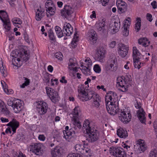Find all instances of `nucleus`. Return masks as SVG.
<instances>
[{
    "instance_id": "obj_25",
    "label": "nucleus",
    "mask_w": 157,
    "mask_h": 157,
    "mask_svg": "<svg viewBox=\"0 0 157 157\" xmlns=\"http://www.w3.org/2000/svg\"><path fill=\"white\" fill-rule=\"evenodd\" d=\"M7 125L11 128L13 134L16 132L17 128L19 127V123L15 119H13L7 124Z\"/></svg>"
},
{
    "instance_id": "obj_34",
    "label": "nucleus",
    "mask_w": 157,
    "mask_h": 157,
    "mask_svg": "<svg viewBox=\"0 0 157 157\" xmlns=\"http://www.w3.org/2000/svg\"><path fill=\"white\" fill-rule=\"evenodd\" d=\"M128 21L129 24H126L125 23L124 25V30L123 32V35L125 36H127L128 35L129 33V30L128 29V26L130 25V23L129 20H126Z\"/></svg>"
},
{
    "instance_id": "obj_26",
    "label": "nucleus",
    "mask_w": 157,
    "mask_h": 157,
    "mask_svg": "<svg viewBox=\"0 0 157 157\" xmlns=\"http://www.w3.org/2000/svg\"><path fill=\"white\" fill-rule=\"evenodd\" d=\"M61 148L60 147H56L51 151L52 157H59L61 155Z\"/></svg>"
},
{
    "instance_id": "obj_27",
    "label": "nucleus",
    "mask_w": 157,
    "mask_h": 157,
    "mask_svg": "<svg viewBox=\"0 0 157 157\" xmlns=\"http://www.w3.org/2000/svg\"><path fill=\"white\" fill-rule=\"evenodd\" d=\"M117 134L121 138H125L128 136L127 131L122 128H120L117 130Z\"/></svg>"
},
{
    "instance_id": "obj_18",
    "label": "nucleus",
    "mask_w": 157,
    "mask_h": 157,
    "mask_svg": "<svg viewBox=\"0 0 157 157\" xmlns=\"http://www.w3.org/2000/svg\"><path fill=\"white\" fill-rule=\"evenodd\" d=\"M63 32L64 34L67 36H70L73 33V29L71 25L69 23H66L63 26Z\"/></svg>"
},
{
    "instance_id": "obj_1",
    "label": "nucleus",
    "mask_w": 157,
    "mask_h": 157,
    "mask_svg": "<svg viewBox=\"0 0 157 157\" xmlns=\"http://www.w3.org/2000/svg\"><path fill=\"white\" fill-rule=\"evenodd\" d=\"M80 99L84 101L92 99V106L98 108L100 105L101 98L100 96L94 91L82 89L79 95Z\"/></svg>"
},
{
    "instance_id": "obj_9",
    "label": "nucleus",
    "mask_w": 157,
    "mask_h": 157,
    "mask_svg": "<svg viewBox=\"0 0 157 157\" xmlns=\"http://www.w3.org/2000/svg\"><path fill=\"white\" fill-rule=\"evenodd\" d=\"M110 153L116 157H126V154L124 149L120 147H113Z\"/></svg>"
},
{
    "instance_id": "obj_48",
    "label": "nucleus",
    "mask_w": 157,
    "mask_h": 157,
    "mask_svg": "<svg viewBox=\"0 0 157 157\" xmlns=\"http://www.w3.org/2000/svg\"><path fill=\"white\" fill-rule=\"evenodd\" d=\"M149 155V157H157V151L156 150L151 151Z\"/></svg>"
},
{
    "instance_id": "obj_31",
    "label": "nucleus",
    "mask_w": 157,
    "mask_h": 157,
    "mask_svg": "<svg viewBox=\"0 0 157 157\" xmlns=\"http://www.w3.org/2000/svg\"><path fill=\"white\" fill-rule=\"evenodd\" d=\"M89 37L91 44H94L96 42L97 38L96 33H94V31L93 30H92V32L90 33Z\"/></svg>"
},
{
    "instance_id": "obj_39",
    "label": "nucleus",
    "mask_w": 157,
    "mask_h": 157,
    "mask_svg": "<svg viewBox=\"0 0 157 157\" xmlns=\"http://www.w3.org/2000/svg\"><path fill=\"white\" fill-rule=\"evenodd\" d=\"M3 23L4 28L6 30L5 32L10 31L11 29V23L10 21H7Z\"/></svg>"
},
{
    "instance_id": "obj_46",
    "label": "nucleus",
    "mask_w": 157,
    "mask_h": 157,
    "mask_svg": "<svg viewBox=\"0 0 157 157\" xmlns=\"http://www.w3.org/2000/svg\"><path fill=\"white\" fill-rule=\"evenodd\" d=\"M94 70L96 73H99L101 72V69L98 64H95L94 67Z\"/></svg>"
},
{
    "instance_id": "obj_23",
    "label": "nucleus",
    "mask_w": 157,
    "mask_h": 157,
    "mask_svg": "<svg viewBox=\"0 0 157 157\" xmlns=\"http://www.w3.org/2000/svg\"><path fill=\"white\" fill-rule=\"evenodd\" d=\"M137 147H138V149L139 150L140 153L144 152L147 148V146L143 140L139 139L137 141Z\"/></svg>"
},
{
    "instance_id": "obj_32",
    "label": "nucleus",
    "mask_w": 157,
    "mask_h": 157,
    "mask_svg": "<svg viewBox=\"0 0 157 157\" xmlns=\"http://www.w3.org/2000/svg\"><path fill=\"white\" fill-rule=\"evenodd\" d=\"M56 7L55 6H52L48 7L46 9V10L47 13V16L49 17L50 16L53 15L55 13L56 11Z\"/></svg>"
},
{
    "instance_id": "obj_49",
    "label": "nucleus",
    "mask_w": 157,
    "mask_h": 157,
    "mask_svg": "<svg viewBox=\"0 0 157 157\" xmlns=\"http://www.w3.org/2000/svg\"><path fill=\"white\" fill-rule=\"evenodd\" d=\"M55 56L58 59L61 60L62 59L63 55L61 52H59L55 54Z\"/></svg>"
},
{
    "instance_id": "obj_13",
    "label": "nucleus",
    "mask_w": 157,
    "mask_h": 157,
    "mask_svg": "<svg viewBox=\"0 0 157 157\" xmlns=\"http://www.w3.org/2000/svg\"><path fill=\"white\" fill-rule=\"evenodd\" d=\"M118 52L120 56L122 58H124L127 55L128 47L122 44H119L118 47Z\"/></svg>"
},
{
    "instance_id": "obj_41",
    "label": "nucleus",
    "mask_w": 157,
    "mask_h": 157,
    "mask_svg": "<svg viewBox=\"0 0 157 157\" xmlns=\"http://www.w3.org/2000/svg\"><path fill=\"white\" fill-rule=\"evenodd\" d=\"M115 24H114V31H111L112 34H114L118 31L120 27V22L118 23L117 22L114 20Z\"/></svg>"
},
{
    "instance_id": "obj_3",
    "label": "nucleus",
    "mask_w": 157,
    "mask_h": 157,
    "mask_svg": "<svg viewBox=\"0 0 157 157\" xmlns=\"http://www.w3.org/2000/svg\"><path fill=\"white\" fill-rule=\"evenodd\" d=\"M132 81L131 76L129 75L125 76L118 77L117 78L116 86L118 89L123 92H126L128 90V85Z\"/></svg>"
},
{
    "instance_id": "obj_2",
    "label": "nucleus",
    "mask_w": 157,
    "mask_h": 157,
    "mask_svg": "<svg viewBox=\"0 0 157 157\" xmlns=\"http://www.w3.org/2000/svg\"><path fill=\"white\" fill-rule=\"evenodd\" d=\"M91 124L88 120H86L84 122L82 128L86 131V140L89 142L94 143L99 139L100 134L99 131Z\"/></svg>"
},
{
    "instance_id": "obj_59",
    "label": "nucleus",
    "mask_w": 157,
    "mask_h": 157,
    "mask_svg": "<svg viewBox=\"0 0 157 157\" xmlns=\"http://www.w3.org/2000/svg\"><path fill=\"white\" fill-rule=\"evenodd\" d=\"M151 5L152 6L153 9H155L157 8V5L155 1H153L151 3Z\"/></svg>"
},
{
    "instance_id": "obj_17",
    "label": "nucleus",
    "mask_w": 157,
    "mask_h": 157,
    "mask_svg": "<svg viewBox=\"0 0 157 157\" xmlns=\"http://www.w3.org/2000/svg\"><path fill=\"white\" fill-rule=\"evenodd\" d=\"M14 105L13 109L15 113H19L23 108V102L21 100L17 99L15 100Z\"/></svg>"
},
{
    "instance_id": "obj_6",
    "label": "nucleus",
    "mask_w": 157,
    "mask_h": 157,
    "mask_svg": "<svg viewBox=\"0 0 157 157\" xmlns=\"http://www.w3.org/2000/svg\"><path fill=\"white\" fill-rule=\"evenodd\" d=\"M118 114L119 120L124 124L128 123L131 120V114L127 111L121 109L118 112Z\"/></svg>"
},
{
    "instance_id": "obj_44",
    "label": "nucleus",
    "mask_w": 157,
    "mask_h": 157,
    "mask_svg": "<svg viewBox=\"0 0 157 157\" xmlns=\"http://www.w3.org/2000/svg\"><path fill=\"white\" fill-rule=\"evenodd\" d=\"M55 6L52 1L51 0H48L45 4V6L46 9L48 8V7L52 6Z\"/></svg>"
},
{
    "instance_id": "obj_64",
    "label": "nucleus",
    "mask_w": 157,
    "mask_h": 157,
    "mask_svg": "<svg viewBox=\"0 0 157 157\" xmlns=\"http://www.w3.org/2000/svg\"><path fill=\"white\" fill-rule=\"evenodd\" d=\"M48 70L50 72H52L53 70V67L51 65H49L48 67Z\"/></svg>"
},
{
    "instance_id": "obj_5",
    "label": "nucleus",
    "mask_w": 157,
    "mask_h": 157,
    "mask_svg": "<svg viewBox=\"0 0 157 157\" xmlns=\"http://www.w3.org/2000/svg\"><path fill=\"white\" fill-rule=\"evenodd\" d=\"M76 151L79 153H81L87 157L92 155L91 151L90 148L85 147L83 144H77L75 146Z\"/></svg>"
},
{
    "instance_id": "obj_8",
    "label": "nucleus",
    "mask_w": 157,
    "mask_h": 157,
    "mask_svg": "<svg viewBox=\"0 0 157 157\" xmlns=\"http://www.w3.org/2000/svg\"><path fill=\"white\" fill-rule=\"evenodd\" d=\"M135 106L137 109H140L137 111V114L139 120L142 123H145L146 121V118L145 116V112L143 109L141 107V104L140 102H138L136 101V102L135 103Z\"/></svg>"
},
{
    "instance_id": "obj_57",
    "label": "nucleus",
    "mask_w": 157,
    "mask_h": 157,
    "mask_svg": "<svg viewBox=\"0 0 157 157\" xmlns=\"http://www.w3.org/2000/svg\"><path fill=\"white\" fill-rule=\"evenodd\" d=\"M24 79L25 80V82L24 83L25 85V86H28L30 83V81L29 79L26 78V77H23Z\"/></svg>"
},
{
    "instance_id": "obj_15",
    "label": "nucleus",
    "mask_w": 157,
    "mask_h": 157,
    "mask_svg": "<svg viewBox=\"0 0 157 157\" xmlns=\"http://www.w3.org/2000/svg\"><path fill=\"white\" fill-rule=\"evenodd\" d=\"M105 50L102 47H100L98 48L97 52L96 53L95 59L101 63L104 61L105 54Z\"/></svg>"
},
{
    "instance_id": "obj_54",
    "label": "nucleus",
    "mask_w": 157,
    "mask_h": 157,
    "mask_svg": "<svg viewBox=\"0 0 157 157\" xmlns=\"http://www.w3.org/2000/svg\"><path fill=\"white\" fill-rule=\"evenodd\" d=\"M85 62L86 63L88 67H89L90 66H91L92 65V63L91 61V60L90 58H87L85 60Z\"/></svg>"
},
{
    "instance_id": "obj_37",
    "label": "nucleus",
    "mask_w": 157,
    "mask_h": 157,
    "mask_svg": "<svg viewBox=\"0 0 157 157\" xmlns=\"http://www.w3.org/2000/svg\"><path fill=\"white\" fill-rule=\"evenodd\" d=\"M12 21L13 24L16 27L18 28L20 27L18 25H17V24L21 25L22 23V20L19 18L17 17L14 18L12 20Z\"/></svg>"
},
{
    "instance_id": "obj_11",
    "label": "nucleus",
    "mask_w": 157,
    "mask_h": 157,
    "mask_svg": "<svg viewBox=\"0 0 157 157\" xmlns=\"http://www.w3.org/2000/svg\"><path fill=\"white\" fill-rule=\"evenodd\" d=\"M42 145L40 143H33L30 145V151L36 155H39L42 153Z\"/></svg>"
},
{
    "instance_id": "obj_51",
    "label": "nucleus",
    "mask_w": 157,
    "mask_h": 157,
    "mask_svg": "<svg viewBox=\"0 0 157 157\" xmlns=\"http://www.w3.org/2000/svg\"><path fill=\"white\" fill-rule=\"evenodd\" d=\"M67 157H82L79 154L74 153L68 155Z\"/></svg>"
},
{
    "instance_id": "obj_56",
    "label": "nucleus",
    "mask_w": 157,
    "mask_h": 157,
    "mask_svg": "<svg viewBox=\"0 0 157 157\" xmlns=\"http://www.w3.org/2000/svg\"><path fill=\"white\" fill-rule=\"evenodd\" d=\"M38 138L40 140L44 141L45 140V137L44 135H40Z\"/></svg>"
},
{
    "instance_id": "obj_45",
    "label": "nucleus",
    "mask_w": 157,
    "mask_h": 157,
    "mask_svg": "<svg viewBox=\"0 0 157 157\" xmlns=\"http://www.w3.org/2000/svg\"><path fill=\"white\" fill-rule=\"evenodd\" d=\"M16 100L14 98H11L8 99L7 103L8 105L11 106L12 108L14 105V101Z\"/></svg>"
},
{
    "instance_id": "obj_29",
    "label": "nucleus",
    "mask_w": 157,
    "mask_h": 157,
    "mask_svg": "<svg viewBox=\"0 0 157 157\" xmlns=\"http://www.w3.org/2000/svg\"><path fill=\"white\" fill-rule=\"evenodd\" d=\"M0 18L3 22L10 21L7 13L4 10H0Z\"/></svg>"
},
{
    "instance_id": "obj_10",
    "label": "nucleus",
    "mask_w": 157,
    "mask_h": 157,
    "mask_svg": "<svg viewBox=\"0 0 157 157\" xmlns=\"http://www.w3.org/2000/svg\"><path fill=\"white\" fill-rule=\"evenodd\" d=\"M48 108V105L46 102L42 101L38 102L36 110L40 115H43L47 113Z\"/></svg>"
},
{
    "instance_id": "obj_38",
    "label": "nucleus",
    "mask_w": 157,
    "mask_h": 157,
    "mask_svg": "<svg viewBox=\"0 0 157 157\" xmlns=\"http://www.w3.org/2000/svg\"><path fill=\"white\" fill-rule=\"evenodd\" d=\"M55 30L58 37L61 38L63 36V31H62L61 28L59 26H56L55 27Z\"/></svg>"
},
{
    "instance_id": "obj_43",
    "label": "nucleus",
    "mask_w": 157,
    "mask_h": 157,
    "mask_svg": "<svg viewBox=\"0 0 157 157\" xmlns=\"http://www.w3.org/2000/svg\"><path fill=\"white\" fill-rule=\"evenodd\" d=\"M48 36L50 39L52 41H55L56 40L55 37L54 35V33L51 29L49 30L48 32Z\"/></svg>"
},
{
    "instance_id": "obj_12",
    "label": "nucleus",
    "mask_w": 157,
    "mask_h": 157,
    "mask_svg": "<svg viewBox=\"0 0 157 157\" xmlns=\"http://www.w3.org/2000/svg\"><path fill=\"white\" fill-rule=\"evenodd\" d=\"M106 109L108 112L111 115H114L116 114L120 110H118V106L113 103H110L109 105V103H105Z\"/></svg>"
},
{
    "instance_id": "obj_36",
    "label": "nucleus",
    "mask_w": 157,
    "mask_h": 157,
    "mask_svg": "<svg viewBox=\"0 0 157 157\" xmlns=\"http://www.w3.org/2000/svg\"><path fill=\"white\" fill-rule=\"evenodd\" d=\"M77 64V62L75 58L70 59H69V63L68 64V69L70 70H71L72 68L75 66Z\"/></svg>"
},
{
    "instance_id": "obj_61",
    "label": "nucleus",
    "mask_w": 157,
    "mask_h": 157,
    "mask_svg": "<svg viewBox=\"0 0 157 157\" xmlns=\"http://www.w3.org/2000/svg\"><path fill=\"white\" fill-rule=\"evenodd\" d=\"M0 120L3 123L8 122L9 121V120L8 119L6 118L3 117H1Z\"/></svg>"
},
{
    "instance_id": "obj_35",
    "label": "nucleus",
    "mask_w": 157,
    "mask_h": 157,
    "mask_svg": "<svg viewBox=\"0 0 157 157\" xmlns=\"http://www.w3.org/2000/svg\"><path fill=\"white\" fill-rule=\"evenodd\" d=\"M81 67H82L81 69L82 73L86 75H90V69L89 67H86L81 64Z\"/></svg>"
},
{
    "instance_id": "obj_55",
    "label": "nucleus",
    "mask_w": 157,
    "mask_h": 157,
    "mask_svg": "<svg viewBox=\"0 0 157 157\" xmlns=\"http://www.w3.org/2000/svg\"><path fill=\"white\" fill-rule=\"evenodd\" d=\"M147 19L149 21L151 22L152 20V15L150 13H147Z\"/></svg>"
},
{
    "instance_id": "obj_24",
    "label": "nucleus",
    "mask_w": 157,
    "mask_h": 157,
    "mask_svg": "<svg viewBox=\"0 0 157 157\" xmlns=\"http://www.w3.org/2000/svg\"><path fill=\"white\" fill-rule=\"evenodd\" d=\"M116 4L118 12H120L121 13H123L126 11L127 10L126 4L124 2L117 1Z\"/></svg>"
},
{
    "instance_id": "obj_19",
    "label": "nucleus",
    "mask_w": 157,
    "mask_h": 157,
    "mask_svg": "<svg viewBox=\"0 0 157 157\" xmlns=\"http://www.w3.org/2000/svg\"><path fill=\"white\" fill-rule=\"evenodd\" d=\"M73 13V9L70 5H66L63 9L61 11V13L62 16H63L65 18L68 17Z\"/></svg>"
},
{
    "instance_id": "obj_7",
    "label": "nucleus",
    "mask_w": 157,
    "mask_h": 157,
    "mask_svg": "<svg viewBox=\"0 0 157 157\" xmlns=\"http://www.w3.org/2000/svg\"><path fill=\"white\" fill-rule=\"evenodd\" d=\"M46 90L47 95L53 102L56 103L59 101V97L56 91L48 87H46Z\"/></svg>"
},
{
    "instance_id": "obj_58",
    "label": "nucleus",
    "mask_w": 157,
    "mask_h": 157,
    "mask_svg": "<svg viewBox=\"0 0 157 157\" xmlns=\"http://www.w3.org/2000/svg\"><path fill=\"white\" fill-rule=\"evenodd\" d=\"M116 45V42L115 41H113L111 42L109 44V46L111 48H114Z\"/></svg>"
},
{
    "instance_id": "obj_22",
    "label": "nucleus",
    "mask_w": 157,
    "mask_h": 157,
    "mask_svg": "<svg viewBox=\"0 0 157 157\" xmlns=\"http://www.w3.org/2000/svg\"><path fill=\"white\" fill-rule=\"evenodd\" d=\"M117 61L115 58H109L107 61V65L109 69L112 71H115L117 69V67L115 63Z\"/></svg>"
},
{
    "instance_id": "obj_4",
    "label": "nucleus",
    "mask_w": 157,
    "mask_h": 157,
    "mask_svg": "<svg viewBox=\"0 0 157 157\" xmlns=\"http://www.w3.org/2000/svg\"><path fill=\"white\" fill-rule=\"evenodd\" d=\"M142 55L139 52L136 47H133L132 57L134 66L135 68L140 69L142 66L143 63L141 64L140 62V59L141 58Z\"/></svg>"
},
{
    "instance_id": "obj_21",
    "label": "nucleus",
    "mask_w": 157,
    "mask_h": 157,
    "mask_svg": "<svg viewBox=\"0 0 157 157\" xmlns=\"http://www.w3.org/2000/svg\"><path fill=\"white\" fill-rule=\"evenodd\" d=\"M96 25V29L98 32L102 33H104L106 32L105 22L104 19H102L98 23H97Z\"/></svg>"
},
{
    "instance_id": "obj_47",
    "label": "nucleus",
    "mask_w": 157,
    "mask_h": 157,
    "mask_svg": "<svg viewBox=\"0 0 157 157\" xmlns=\"http://www.w3.org/2000/svg\"><path fill=\"white\" fill-rule=\"evenodd\" d=\"M0 110L4 114L6 115L9 114L10 112L8 109L5 106L3 107H2Z\"/></svg>"
},
{
    "instance_id": "obj_30",
    "label": "nucleus",
    "mask_w": 157,
    "mask_h": 157,
    "mask_svg": "<svg viewBox=\"0 0 157 157\" xmlns=\"http://www.w3.org/2000/svg\"><path fill=\"white\" fill-rule=\"evenodd\" d=\"M44 15V11L41 9H38L36 12L35 18L37 21H40L41 20Z\"/></svg>"
},
{
    "instance_id": "obj_50",
    "label": "nucleus",
    "mask_w": 157,
    "mask_h": 157,
    "mask_svg": "<svg viewBox=\"0 0 157 157\" xmlns=\"http://www.w3.org/2000/svg\"><path fill=\"white\" fill-rule=\"evenodd\" d=\"M114 24V20H113L112 21H111L109 25V29L111 30H112L113 31H114L115 28Z\"/></svg>"
},
{
    "instance_id": "obj_52",
    "label": "nucleus",
    "mask_w": 157,
    "mask_h": 157,
    "mask_svg": "<svg viewBox=\"0 0 157 157\" xmlns=\"http://www.w3.org/2000/svg\"><path fill=\"white\" fill-rule=\"evenodd\" d=\"M24 136V135L22 133H18L16 137V140L17 141H19Z\"/></svg>"
},
{
    "instance_id": "obj_16",
    "label": "nucleus",
    "mask_w": 157,
    "mask_h": 157,
    "mask_svg": "<svg viewBox=\"0 0 157 157\" xmlns=\"http://www.w3.org/2000/svg\"><path fill=\"white\" fill-rule=\"evenodd\" d=\"M65 130L63 131V133L64 135L63 137L66 140L69 141V140L73 136H74L75 134V131L72 128L69 130V127L66 126L65 127Z\"/></svg>"
},
{
    "instance_id": "obj_53",
    "label": "nucleus",
    "mask_w": 157,
    "mask_h": 157,
    "mask_svg": "<svg viewBox=\"0 0 157 157\" xmlns=\"http://www.w3.org/2000/svg\"><path fill=\"white\" fill-rule=\"evenodd\" d=\"M109 0H98L99 2L101 3L103 6H106Z\"/></svg>"
},
{
    "instance_id": "obj_42",
    "label": "nucleus",
    "mask_w": 157,
    "mask_h": 157,
    "mask_svg": "<svg viewBox=\"0 0 157 157\" xmlns=\"http://www.w3.org/2000/svg\"><path fill=\"white\" fill-rule=\"evenodd\" d=\"M141 20L140 18L137 19V22L135 24V29L137 32L140 29Z\"/></svg>"
},
{
    "instance_id": "obj_62",
    "label": "nucleus",
    "mask_w": 157,
    "mask_h": 157,
    "mask_svg": "<svg viewBox=\"0 0 157 157\" xmlns=\"http://www.w3.org/2000/svg\"><path fill=\"white\" fill-rule=\"evenodd\" d=\"M26 56H25V55L22 56V58H23V59L24 60L25 62H26L29 59V57H28V56L27 54V52L25 53Z\"/></svg>"
},
{
    "instance_id": "obj_63",
    "label": "nucleus",
    "mask_w": 157,
    "mask_h": 157,
    "mask_svg": "<svg viewBox=\"0 0 157 157\" xmlns=\"http://www.w3.org/2000/svg\"><path fill=\"white\" fill-rule=\"evenodd\" d=\"M65 76H63L62 77V79L60 80V82L62 83H66L67 81L65 79Z\"/></svg>"
},
{
    "instance_id": "obj_40",
    "label": "nucleus",
    "mask_w": 157,
    "mask_h": 157,
    "mask_svg": "<svg viewBox=\"0 0 157 157\" xmlns=\"http://www.w3.org/2000/svg\"><path fill=\"white\" fill-rule=\"evenodd\" d=\"M74 126L73 129L74 130H78L81 128L82 126L79 121H77V120H73Z\"/></svg>"
},
{
    "instance_id": "obj_60",
    "label": "nucleus",
    "mask_w": 157,
    "mask_h": 157,
    "mask_svg": "<svg viewBox=\"0 0 157 157\" xmlns=\"http://www.w3.org/2000/svg\"><path fill=\"white\" fill-rule=\"evenodd\" d=\"M44 81L47 83H49L50 78L48 75H47L44 77Z\"/></svg>"
},
{
    "instance_id": "obj_33",
    "label": "nucleus",
    "mask_w": 157,
    "mask_h": 157,
    "mask_svg": "<svg viewBox=\"0 0 157 157\" xmlns=\"http://www.w3.org/2000/svg\"><path fill=\"white\" fill-rule=\"evenodd\" d=\"M138 43L140 45L146 47L147 46L150 44V41L146 38H140L138 40Z\"/></svg>"
},
{
    "instance_id": "obj_28",
    "label": "nucleus",
    "mask_w": 157,
    "mask_h": 157,
    "mask_svg": "<svg viewBox=\"0 0 157 157\" xmlns=\"http://www.w3.org/2000/svg\"><path fill=\"white\" fill-rule=\"evenodd\" d=\"M80 112V108L78 106L75 107L72 112V119L73 120H77Z\"/></svg>"
},
{
    "instance_id": "obj_20",
    "label": "nucleus",
    "mask_w": 157,
    "mask_h": 157,
    "mask_svg": "<svg viewBox=\"0 0 157 157\" xmlns=\"http://www.w3.org/2000/svg\"><path fill=\"white\" fill-rule=\"evenodd\" d=\"M26 52V51L25 50H22L21 52L20 50H16L13 51L11 54V56L15 58H17V60L18 61H20V59L19 58H22L24 55L25 56V53Z\"/></svg>"
},
{
    "instance_id": "obj_14",
    "label": "nucleus",
    "mask_w": 157,
    "mask_h": 157,
    "mask_svg": "<svg viewBox=\"0 0 157 157\" xmlns=\"http://www.w3.org/2000/svg\"><path fill=\"white\" fill-rule=\"evenodd\" d=\"M117 99V94L113 91H109L105 97V103L109 102L110 103H113L116 102Z\"/></svg>"
}]
</instances>
